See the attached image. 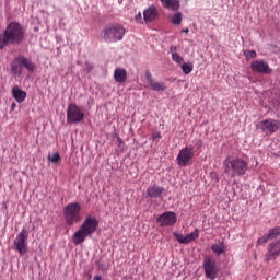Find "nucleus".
<instances>
[{
    "label": "nucleus",
    "instance_id": "f257e3e1",
    "mask_svg": "<svg viewBox=\"0 0 280 280\" xmlns=\"http://www.w3.org/2000/svg\"><path fill=\"white\" fill-rule=\"evenodd\" d=\"M25 39V31L19 22H11L0 35V49L7 47L12 43L13 45H21Z\"/></svg>",
    "mask_w": 280,
    "mask_h": 280
},
{
    "label": "nucleus",
    "instance_id": "f03ea898",
    "mask_svg": "<svg viewBox=\"0 0 280 280\" xmlns=\"http://www.w3.org/2000/svg\"><path fill=\"white\" fill-rule=\"evenodd\" d=\"M100 222L93 215L85 217L83 223L81 224L80 229L73 234L72 242L77 246L82 244L84 240L91 237L95 231H97Z\"/></svg>",
    "mask_w": 280,
    "mask_h": 280
},
{
    "label": "nucleus",
    "instance_id": "7ed1b4c3",
    "mask_svg": "<svg viewBox=\"0 0 280 280\" xmlns=\"http://www.w3.org/2000/svg\"><path fill=\"white\" fill-rule=\"evenodd\" d=\"M223 167L225 168V174L235 178V176H244L248 172V162L238 156L228 158L223 162Z\"/></svg>",
    "mask_w": 280,
    "mask_h": 280
},
{
    "label": "nucleus",
    "instance_id": "20e7f679",
    "mask_svg": "<svg viewBox=\"0 0 280 280\" xmlns=\"http://www.w3.org/2000/svg\"><path fill=\"white\" fill-rule=\"evenodd\" d=\"M124 36H126V27L121 24L107 25L101 32V37L106 43L124 40Z\"/></svg>",
    "mask_w": 280,
    "mask_h": 280
},
{
    "label": "nucleus",
    "instance_id": "39448f33",
    "mask_svg": "<svg viewBox=\"0 0 280 280\" xmlns=\"http://www.w3.org/2000/svg\"><path fill=\"white\" fill-rule=\"evenodd\" d=\"M82 211V206L79 202L68 203L63 208V218L65 222L68 226H73V224H78L80 222L81 217L80 212Z\"/></svg>",
    "mask_w": 280,
    "mask_h": 280
},
{
    "label": "nucleus",
    "instance_id": "423d86ee",
    "mask_svg": "<svg viewBox=\"0 0 280 280\" xmlns=\"http://www.w3.org/2000/svg\"><path fill=\"white\" fill-rule=\"evenodd\" d=\"M23 69H26L30 73H34L36 66L31 59L20 56L11 63V73L12 75H21L23 73Z\"/></svg>",
    "mask_w": 280,
    "mask_h": 280
},
{
    "label": "nucleus",
    "instance_id": "0eeeda50",
    "mask_svg": "<svg viewBox=\"0 0 280 280\" xmlns=\"http://www.w3.org/2000/svg\"><path fill=\"white\" fill-rule=\"evenodd\" d=\"M81 121H84V112L77 104H69L67 107V122L81 124Z\"/></svg>",
    "mask_w": 280,
    "mask_h": 280
},
{
    "label": "nucleus",
    "instance_id": "6e6552de",
    "mask_svg": "<svg viewBox=\"0 0 280 280\" xmlns=\"http://www.w3.org/2000/svg\"><path fill=\"white\" fill-rule=\"evenodd\" d=\"M203 270L206 278L209 280L218 279V265L215 264V259L211 256H205L203 258Z\"/></svg>",
    "mask_w": 280,
    "mask_h": 280
},
{
    "label": "nucleus",
    "instance_id": "1a4fd4ad",
    "mask_svg": "<svg viewBox=\"0 0 280 280\" xmlns=\"http://www.w3.org/2000/svg\"><path fill=\"white\" fill-rule=\"evenodd\" d=\"M27 230L23 228L13 241L14 250H18L19 255H25L27 253Z\"/></svg>",
    "mask_w": 280,
    "mask_h": 280
},
{
    "label": "nucleus",
    "instance_id": "9d476101",
    "mask_svg": "<svg viewBox=\"0 0 280 280\" xmlns=\"http://www.w3.org/2000/svg\"><path fill=\"white\" fill-rule=\"evenodd\" d=\"M194 154H196L194 151V145H187L183 148L176 158L177 165H179V167H187V165L191 163Z\"/></svg>",
    "mask_w": 280,
    "mask_h": 280
},
{
    "label": "nucleus",
    "instance_id": "9b49d317",
    "mask_svg": "<svg viewBox=\"0 0 280 280\" xmlns=\"http://www.w3.org/2000/svg\"><path fill=\"white\" fill-rule=\"evenodd\" d=\"M280 255V238L273 240L269 245L267 246V252L264 257V261H275L277 257Z\"/></svg>",
    "mask_w": 280,
    "mask_h": 280
},
{
    "label": "nucleus",
    "instance_id": "f8f14e48",
    "mask_svg": "<svg viewBox=\"0 0 280 280\" xmlns=\"http://www.w3.org/2000/svg\"><path fill=\"white\" fill-rule=\"evenodd\" d=\"M257 128L266 135H275L279 130V120L269 118L258 122Z\"/></svg>",
    "mask_w": 280,
    "mask_h": 280
},
{
    "label": "nucleus",
    "instance_id": "ddd939ff",
    "mask_svg": "<svg viewBox=\"0 0 280 280\" xmlns=\"http://www.w3.org/2000/svg\"><path fill=\"white\" fill-rule=\"evenodd\" d=\"M250 69L255 73H262L265 75H270L272 73V68L268 65V62L264 60H255L250 63Z\"/></svg>",
    "mask_w": 280,
    "mask_h": 280
},
{
    "label": "nucleus",
    "instance_id": "4468645a",
    "mask_svg": "<svg viewBox=\"0 0 280 280\" xmlns=\"http://www.w3.org/2000/svg\"><path fill=\"white\" fill-rule=\"evenodd\" d=\"M177 220L176 213L172 211H166L158 218L160 226H174Z\"/></svg>",
    "mask_w": 280,
    "mask_h": 280
},
{
    "label": "nucleus",
    "instance_id": "2eb2a0df",
    "mask_svg": "<svg viewBox=\"0 0 280 280\" xmlns=\"http://www.w3.org/2000/svg\"><path fill=\"white\" fill-rule=\"evenodd\" d=\"M145 79L148 80L152 91H166L167 85L163 82L155 81L150 71L145 72Z\"/></svg>",
    "mask_w": 280,
    "mask_h": 280
},
{
    "label": "nucleus",
    "instance_id": "dca6fc26",
    "mask_svg": "<svg viewBox=\"0 0 280 280\" xmlns=\"http://www.w3.org/2000/svg\"><path fill=\"white\" fill-rule=\"evenodd\" d=\"M11 94H12L13 100H15V102H18V104H22V102H25V97H27V93L25 91L21 90V88H19V85H15L12 88Z\"/></svg>",
    "mask_w": 280,
    "mask_h": 280
},
{
    "label": "nucleus",
    "instance_id": "f3484780",
    "mask_svg": "<svg viewBox=\"0 0 280 280\" xmlns=\"http://www.w3.org/2000/svg\"><path fill=\"white\" fill-rule=\"evenodd\" d=\"M114 80L118 84H124L128 80V71L124 68H116L114 71Z\"/></svg>",
    "mask_w": 280,
    "mask_h": 280
},
{
    "label": "nucleus",
    "instance_id": "a211bd4d",
    "mask_svg": "<svg viewBox=\"0 0 280 280\" xmlns=\"http://www.w3.org/2000/svg\"><path fill=\"white\" fill-rule=\"evenodd\" d=\"M159 16V11L156 7H150L149 9L143 11V19L145 23H152Z\"/></svg>",
    "mask_w": 280,
    "mask_h": 280
},
{
    "label": "nucleus",
    "instance_id": "6ab92c4d",
    "mask_svg": "<svg viewBox=\"0 0 280 280\" xmlns=\"http://www.w3.org/2000/svg\"><path fill=\"white\" fill-rule=\"evenodd\" d=\"M211 250L213 253V255H215L217 257H220V255H225L226 254V244H224V242H218L211 245Z\"/></svg>",
    "mask_w": 280,
    "mask_h": 280
},
{
    "label": "nucleus",
    "instance_id": "aec40b11",
    "mask_svg": "<svg viewBox=\"0 0 280 280\" xmlns=\"http://www.w3.org/2000/svg\"><path fill=\"white\" fill-rule=\"evenodd\" d=\"M147 191L150 198H163V192L165 189H163L161 186L153 185L149 187Z\"/></svg>",
    "mask_w": 280,
    "mask_h": 280
},
{
    "label": "nucleus",
    "instance_id": "412c9836",
    "mask_svg": "<svg viewBox=\"0 0 280 280\" xmlns=\"http://www.w3.org/2000/svg\"><path fill=\"white\" fill-rule=\"evenodd\" d=\"M161 3L166 10H173V12L180 10V1L178 0H161Z\"/></svg>",
    "mask_w": 280,
    "mask_h": 280
},
{
    "label": "nucleus",
    "instance_id": "4be33fe9",
    "mask_svg": "<svg viewBox=\"0 0 280 280\" xmlns=\"http://www.w3.org/2000/svg\"><path fill=\"white\" fill-rule=\"evenodd\" d=\"M198 237H200V230L195 229L194 232L186 235V244H190V242H196V240H198Z\"/></svg>",
    "mask_w": 280,
    "mask_h": 280
},
{
    "label": "nucleus",
    "instance_id": "5701e85b",
    "mask_svg": "<svg viewBox=\"0 0 280 280\" xmlns=\"http://www.w3.org/2000/svg\"><path fill=\"white\" fill-rule=\"evenodd\" d=\"M269 240H277L278 236L280 235V226H275V228H271L268 230V233H267Z\"/></svg>",
    "mask_w": 280,
    "mask_h": 280
},
{
    "label": "nucleus",
    "instance_id": "b1692460",
    "mask_svg": "<svg viewBox=\"0 0 280 280\" xmlns=\"http://www.w3.org/2000/svg\"><path fill=\"white\" fill-rule=\"evenodd\" d=\"M180 69L183 71V73H185V75H189V73H191V71H194V63L183 62Z\"/></svg>",
    "mask_w": 280,
    "mask_h": 280
},
{
    "label": "nucleus",
    "instance_id": "393cba45",
    "mask_svg": "<svg viewBox=\"0 0 280 280\" xmlns=\"http://www.w3.org/2000/svg\"><path fill=\"white\" fill-rule=\"evenodd\" d=\"M173 25H180L183 23V13L177 12L172 16L171 20Z\"/></svg>",
    "mask_w": 280,
    "mask_h": 280
},
{
    "label": "nucleus",
    "instance_id": "a878e982",
    "mask_svg": "<svg viewBox=\"0 0 280 280\" xmlns=\"http://www.w3.org/2000/svg\"><path fill=\"white\" fill-rule=\"evenodd\" d=\"M172 60L176 62V65H183V62H185V59H183L178 52H172Z\"/></svg>",
    "mask_w": 280,
    "mask_h": 280
},
{
    "label": "nucleus",
    "instance_id": "bb28decb",
    "mask_svg": "<svg viewBox=\"0 0 280 280\" xmlns=\"http://www.w3.org/2000/svg\"><path fill=\"white\" fill-rule=\"evenodd\" d=\"M173 235L179 244H187V238L185 235L177 233V232L173 233Z\"/></svg>",
    "mask_w": 280,
    "mask_h": 280
},
{
    "label": "nucleus",
    "instance_id": "cd10ccee",
    "mask_svg": "<svg viewBox=\"0 0 280 280\" xmlns=\"http://www.w3.org/2000/svg\"><path fill=\"white\" fill-rule=\"evenodd\" d=\"M268 240H270V237H268V234H265L264 236L257 240L256 246H262V244H267Z\"/></svg>",
    "mask_w": 280,
    "mask_h": 280
},
{
    "label": "nucleus",
    "instance_id": "c85d7f7f",
    "mask_svg": "<svg viewBox=\"0 0 280 280\" xmlns=\"http://www.w3.org/2000/svg\"><path fill=\"white\" fill-rule=\"evenodd\" d=\"M246 60H252V58H257V52L255 50H247L244 52Z\"/></svg>",
    "mask_w": 280,
    "mask_h": 280
},
{
    "label": "nucleus",
    "instance_id": "c756f323",
    "mask_svg": "<svg viewBox=\"0 0 280 280\" xmlns=\"http://www.w3.org/2000/svg\"><path fill=\"white\" fill-rule=\"evenodd\" d=\"M48 161H50V163H58V161H60V154L52 153V155L48 156Z\"/></svg>",
    "mask_w": 280,
    "mask_h": 280
},
{
    "label": "nucleus",
    "instance_id": "7c9ffc66",
    "mask_svg": "<svg viewBox=\"0 0 280 280\" xmlns=\"http://www.w3.org/2000/svg\"><path fill=\"white\" fill-rule=\"evenodd\" d=\"M85 71L86 73H91V71H93V65L91 62H85Z\"/></svg>",
    "mask_w": 280,
    "mask_h": 280
},
{
    "label": "nucleus",
    "instance_id": "2f4dec72",
    "mask_svg": "<svg viewBox=\"0 0 280 280\" xmlns=\"http://www.w3.org/2000/svg\"><path fill=\"white\" fill-rule=\"evenodd\" d=\"M176 49H178V47H176V46H171V47H170V51H171L172 54H176Z\"/></svg>",
    "mask_w": 280,
    "mask_h": 280
},
{
    "label": "nucleus",
    "instance_id": "473e14b6",
    "mask_svg": "<svg viewBox=\"0 0 280 280\" xmlns=\"http://www.w3.org/2000/svg\"><path fill=\"white\" fill-rule=\"evenodd\" d=\"M153 139H161V132L153 133Z\"/></svg>",
    "mask_w": 280,
    "mask_h": 280
},
{
    "label": "nucleus",
    "instance_id": "72a5a7b5",
    "mask_svg": "<svg viewBox=\"0 0 280 280\" xmlns=\"http://www.w3.org/2000/svg\"><path fill=\"white\" fill-rule=\"evenodd\" d=\"M136 21H140L141 19V11L138 12V14L135 16Z\"/></svg>",
    "mask_w": 280,
    "mask_h": 280
},
{
    "label": "nucleus",
    "instance_id": "f704fd0d",
    "mask_svg": "<svg viewBox=\"0 0 280 280\" xmlns=\"http://www.w3.org/2000/svg\"><path fill=\"white\" fill-rule=\"evenodd\" d=\"M93 280H102V276H94Z\"/></svg>",
    "mask_w": 280,
    "mask_h": 280
},
{
    "label": "nucleus",
    "instance_id": "c9c22d12",
    "mask_svg": "<svg viewBox=\"0 0 280 280\" xmlns=\"http://www.w3.org/2000/svg\"><path fill=\"white\" fill-rule=\"evenodd\" d=\"M182 32H183L184 34H189V28H184V30H182Z\"/></svg>",
    "mask_w": 280,
    "mask_h": 280
},
{
    "label": "nucleus",
    "instance_id": "e433bc0d",
    "mask_svg": "<svg viewBox=\"0 0 280 280\" xmlns=\"http://www.w3.org/2000/svg\"><path fill=\"white\" fill-rule=\"evenodd\" d=\"M14 106H16V104H13V105H12V108H14Z\"/></svg>",
    "mask_w": 280,
    "mask_h": 280
},
{
    "label": "nucleus",
    "instance_id": "4c0bfd02",
    "mask_svg": "<svg viewBox=\"0 0 280 280\" xmlns=\"http://www.w3.org/2000/svg\"><path fill=\"white\" fill-rule=\"evenodd\" d=\"M14 106H16V104H13V105H12V108H14Z\"/></svg>",
    "mask_w": 280,
    "mask_h": 280
}]
</instances>
